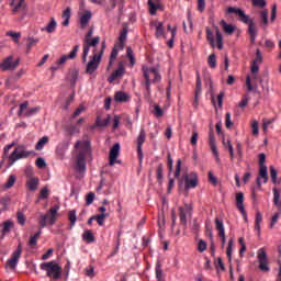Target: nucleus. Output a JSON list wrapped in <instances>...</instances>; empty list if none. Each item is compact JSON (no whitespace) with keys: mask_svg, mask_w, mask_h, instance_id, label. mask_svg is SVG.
<instances>
[{"mask_svg":"<svg viewBox=\"0 0 281 281\" xmlns=\"http://www.w3.org/2000/svg\"><path fill=\"white\" fill-rule=\"evenodd\" d=\"M263 179V183L269 181V173L267 171V166L259 167V179Z\"/></svg>","mask_w":281,"mask_h":281,"instance_id":"36","label":"nucleus"},{"mask_svg":"<svg viewBox=\"0 0 281 281\" xmlns=\"http://www.w3.org/2000/svg\"><path fill=\"white\" fill-rule=\"evenodd\" d=\"M207 249V243H205V240L200 239L198 243V251H200V254H203V251H206Z\"/></svg>","mask_w":281,"mask_h":281,"instance_id":"54","label":"nucleus"},{"mask_svg":"<svg viewBox=\"0 0 281 281\" xmlns=\"http://www.w3.org/2000/svg\"><path fill=\"white\" fill-rule=\"evenodd\" d=\"M216 41H217V48L223 49V34H221V31L216 29Z\"/></svg>","mask_w":281,"mask_h":281,"instance_id":"52","label":"nucleus"},{"mask_svg":"<svg viewBox=\"0 0 281 281\" xmlns=\"http://www.w3.org/2000/svg\"><path fill=\"white\" fill-rule=\"evenodd\" d=\"M36 43H38V40H36L34 37H29L27 38V44H26L27 54H30V52L32 50V47L34 45H36Z\"/></svg>","mask_w":281,"mask_h":281,"instance_id":"51","label":"nucleus"},{"mask_svg":"<svg viewBox=\"0 0 281 281\" xmlns=\"http://www.w3.org/2000/svg\"><path fill=\"white\" fill-rule=\"evenodd\" d=\"M244 203H245V194H243V192L237 193L236 194L237 210H239L244 220L247 221V211L245 210V204Z\"/></svg>","mask_w":281,"mask_h":281,"instance_id":"18","label":"nucleus"},{"mask_svg":"<svg viewBox=\"0 0 281 281\" xmlns=\"http://www.w3.org/2000/svg\"><path fill=\"white\" fill-rule=\"evenodd\" d=\"M272 192H273V204L278 205V202L280 201L281 191L278 188H273Z\"/></svg>","mask_w":281,"mask_h":281,"instance_id":"53","label":"nucleus"},{"mask_svg":"<svg viewBox=\"0 0 281 281\" xmlns=\"http://www.w3.org/2000/svg\"><path fill=\"white\" fill-rule=\"evenodd\" d=\"M69 82L71 87H76V82H78V70H71L69 74Z\"/></svg>","mask_w":281,"mask_h":281,"instance_id":"39","label":"nucleus"},{"mask_svg":"<svg viewBox=\"0 0 281 281\" xmlns=\"http://www.w3.org/2000/svg\"><path fill=\"white\" fill-rule=\"evenodd\" d=\"M262 223V213L257 212L256 213V220H255V229L257 232H260V224Z\"/></svg>","mask_w":281,"mask_h":281,"instance_id":"41","label":"nucleus"},{"mask_svg":"<svg viewBox=\"0 0 281 281\" xmlns=\"http://www.w3.org/2000/svg\"><path fill=\"white\" fill-rule=\"evenodd\" d=\"M215 229L218 232V236L222 240V247H225L227 239L225 237V225L223 224V220L218 217L215 218Z\"/></svg>","mask_w":281,"mask_h":281,"instance_id":"16","label":"nucleus"},{"mask_svg":"<svg viewBox=\"0 0 281 281\" xmlns=\"http://www.w3.org/2000/svg\"><path fill=\"white\" fill-rule=\"evenodd\" d=\"M80 49V45H75L72 50L69 53V55H64L61 56L57 61L56 65L57 66H53L50 67L52 71H57L58 66L60 65H65V63H67V60H74V58H76V56H78V52Z\"/></svg>","mask_w":281,"mask_h":281,"instance_id":"10","label":"nucleus"},{"mask_svg":"<svg viewBox=\"0 0 281 281\" xmlns=\"http://www.w3.org/2000/svg\"><path fill=\"white\" fill-rule=\"evenodd\" d=\"M251 128H252V135H258L259 133V127H258V121H252L251 122Z\"/></svg>","mask_w":281,"mask_h":281,"instance_id":"64","label":"nucleus"},{"mask_svg":"<svg viewBox=\"0 0 281 281\" xmlns=\"http://www.w3.org/2000/svg\"><path fill=\"white\" fill-rule=\"evenodd\" d=\"M270 177H271L272 183H278V170L273 166H270Z\"/></svg>","mask_w":281,"mask_h":281,"instance_id":"50","label":"nucleus"},{"mask_svg":"<svg viewBox=\"0 0 281 281\" xmlns=\"http://www.w3.org/2000/svg\"><path fill=\"white\" fill-rule=\"evenodd\" d=\"M10 5L13 8L12 12L14 14H19V12H23L27 8L25 0H11Z\"/></svg>","mask_w":281,"mask_h":281,"instance_id":"19","label":"nucleus"},{"mask_svg":"<svg viewBox=\"0 0 281 281\" xmlns=\"http://www.w3.org/2000/svg\"><path fill=\"white\" fill-rule=\"evenodd\" d=\"M12 222L7 221L3 223V227H2V234H8V232H10V229H12Z\"/></svg>","mask_w":281,"mask_h":281,"instance_id":"62","label":"nucleus"},{"mask_svg":"<svg viewBox=\"0 0 281 281\" xmlns=\"http://www.w3.org/2000/svg\"><path fill=\"white\" fill-rule=\"evenodd\" d=\"M7 35L13 38L14 43H19L21 41V33L20 32H13V31H8Z\"/></svg>","mask_w":281,"mask_h":281,"instance_id":"44","label":"nucleus"},{"mask_svg":"<svg viewBox=\"0 0 281 281\" xmlns=\"http://www.w3.org/2000/svg\"><path fill=\"white\" fill-rule=\"evenodd\" d=\"M126 56L130 59V63H131V65L133 67V65H135V57L133 56V48L127 47Z\"/></svg>","mask_w":281,"mask_h":281,"instance_id":"58","label":"nucleus"},{"mask_svg":"<svg viewBox=\"0 0 281 281\" xmlns=\"http://www.w3.org/2000/svg\"><path fill=\"white\" fill-rule=\"evenodd\" d=\"M157 180L158 183H162L164 181V165L159 164L157 168Z\"/></svg>","mask_w":281,"mask_h":281,"instance_id":"46","label":"nucleus"},{"mask_svg":"<svg viewBox=\"0 0 281 281\" xmlns=\"http://www.w3.org/2000/svg\"><path fill=\"white\" fill-rule=\"evenodd\" d=\"M41 234H43V231H40L37 233H35L33 236L30 237L29 240V247L31 249H35L36 248V243H38V238H41Z\"/></svg>","mask_w":281,"mask_h":281,"instance_id":"26","label":"nucleus"},{"mask_svg":"<svg viewBox=\"0 0 281 281\" xmlns=\"http://www.w3.org/2000/svg\"><path fill=\"white\" fill-rule=\"evenodd\" d=\"M16 183V177L14 175L9 176L7 183L2 186V190H10Z\"/></svg>","mask_w":281,"mask_h":281,"instance_id":"33","label":"nucleus"},{"mask_svg":"<svg viewBox=\"0 0 281 281\" xmlns=\"http://www.w3.org/2000/svg\"><path fill=\"white\" fill-rule=\"evenodd\" d=\"M207 63H209V67H211V69H216V55L211 54L207 58Z\"/></svg>","mask_w":281,"mask_h":281,"instance_id":"49","label":"nucleus"},{"mask_svg":"<svg viewBox=\"0 0 281 281\" xmlns=\"http://www.w3.org/2000/svg\"><path fill=\"white\" fill-rule=\"evenodd\" d=\"M95 200V193L89 192L86 196V205H91Z\"/></svg>","mask_w":281,"mask_h":281,"instance_id":"59","label":"nucleus"},{"mask_svg":"<svg viewBox=\"0 0 281 281\" xmlns=\"http://www.w3.org/2000/svg\"><path fill=\"white\" fill-rule=\"evenodd\" d=\"M57 23H56V20L54 18L50 19V22L47 24V26L45 27L46 32L48 34H52L53 32L56 31V27H57Z\"/></svg>","mask_w":281,"mask_h":281,"instance_id":"38","label":"nucleus"},{"mask_svg":"<svg viewBox=\"0 0 281 281\" xmlns=\"http://www.w3.org/2000/svg\"><path fill=\"white\" fill-rule=\"evenodd\" d=\"M148 8H149V14H151V16H155L159 8H161V3H159V0H156V1L148 0Z\"/></svg>","mask_w":281,"mask_h":281,"instance_id":"24","label":"nucleus"},{"mask_svg":"<svg viewBox=\"0 0 281 281\" xmlns=\"http://www.w3.org/2000/svg\"><path fill=\"white\" fill-rule=\"evenodd\" d=\"M26 188H29L31 192L36 191L38 188V178H29L26 180Z\"/></svg>","mask_w":281,"mask_h":281,"instance_id":"27","label":"nucleus"},{"mask_svg":"<svg viewBox=\"0 0 281 281\" xmlns=\"http://www.w3.org/2000/svg\"><path fill=\"white\" fill-rule=\"evenodd\" d=\"M122 76H124V66L119 65L117 69L108 78V82H115V80H117V78H122Z\"/></svg>","mask_w":281,"mask_h":281,"instance_id":"23","label":"nucleus"},{"mask_svg":"<svg viewBox=\"0 0 281 281\" xmlns=\"http://www.w3.org/2000/svg\"><path fill=\"white\" fill-rule=\"evenodd\" d=\"M21 254H23V248L21 244L18 246V249L14 250L11 255V258L7 261V269L14 270L16 269V265H19V260L21 259Z\"/></svg>","mask_w":281,"mask_h":281,"instance_id":"11","label":"nucleus"},{"mask_svg":"<svg viewBox=\"0 0 281 281\" xmlns=\"http://www.w3.org/2000/svg\"><path fill=\"white\" fill-rule=\"evenodd\" d=\"M109 218V214H99L94 216V221H97L98 225L102 227L104 225V221Z\"/></svg>","mask_w":281,"mask_h":281,"instance_id":"45","label":"nucleus"},{"mask_svg":"<svg viewBox=\"0 0 281 281\" xmlns=\"http://www.w3.org/2000/svg\"><path fill=\"white\" fill-rule=\"evenodd\" d=\"M114 100H115V102H128V100H131V97L128 94H126L125 92L117 91L114 94Z\"/></svg>","mask_w":281,"mask_h":281,"instance_id":"30","label":"nucleus"},{"mask_svg":"<svg viewBox=\"0 0 281 281\" xmlns=\"http://www.w3.org/2000/svg\"><path fill=\"white\" fill-rule=\"evenodd\" d=\"M271 124H273V120H267V119H263L262 120V131L263 133H267L269 126H271Z\"/></svg>","mask_w":281,"mask_h":281,"instance_id":"60","label":"nucleus"},{"mask_svg":"<svg viewBox=\"0 0 281 281\" xmlns=\"http://www.w3.org/2000/svg\"><path fill=\"white\" fill-rule=\"evenodd\" d=\"M209 144L211 151L213 154V157L215 158L216 162L220 164L221 157L218 155V149L216 148V137L214 136V132H209Z\"/></svg>","mask_w":281,"mask_h":281,"instance_id":"14","label":"nucleus"},{"mask_svg":"<svg viewBox=\"0 0 281 281\" xmlns=\"http://www.w3.org/2000/svg\"><path fill=\"white\" fill-rule=\"evenodd\" d=\"M66 133L68 135H76V134L80 133V130L76 125H67Z\"/></svg>","mask_w":281,"mask_h":281,"instance_id":"42","label":"nucleus"},{"mask_svg":"<svg viewBox=\"0 0 281 281\" xmlns=\"http://www.w3.org/2000/svg\"><path fill=\"white\" fill-rule=\"evenodd\" d=\"M58 210H60L59 205H54L49 209L46 214H43L38 217V227L40 229H44L47 225H56V218H58Z\"/></svg>","mask_w":281,"mask_h":281,"instance_id":"5","label":"nucleus"},{"mask_svg":"<svg viewBox=\"0 0 281 281\" xmlns=\"http://www.w3.org/2000/svg\"><path fill=\"white\" fill-rule=\"evenodd\" d=\"M221 25L225 32V34H234V31L236 30L232 24H227L225 20L221 21Z\"/></svg>","mask_w":281,"mask_h":281,"instance_id":"35","label":"nucleus"},{"mask_svg":"<svg viewBox=\"0 0 281 281\" xmlns=\"http://www.w3.org/2000/svg\"><path fill=\"white\" fill-rule=\"evenodd\" d=\"M228 14H237L239 16V21L241 23L248 24V34L250 37V43L254 45L256 43V36H258V29L256 27V23L254 22V19H249V15L245 13L241 9H236L234 7H229L227 9Z\"/></svg>","mask_w":281,"mask_h":281,"instance_id":"3","label":"nucleus"},{"mask_svg":"<svg viewBox=\"0 0 281 281\" xmlns=\"http://www.w3.org/2000/svg\"><path fill=\"white\" fill-rule=\"evenodd\" d=\"M128 36V26H124L119 36V42L115 44L119 49H124V43H126V38Z\"/></svg>","mask_w":281,"mask_h":281,"instance_id":"21","label":"nucleus"},{"mask_svg":"<svg viewBox=\"0 0 281 281\" xmlns=\"http://www.w3.org/2000/svg\"><path fill=\"white\" fill-rule=\"evenodd\" d=\"M117 52H120V46L115 44L110 55V61H109L110 66L113 65L115 58H117Z\"/></svg>","mask_w":281,"mask_h":281,"instance_id":"40","label":"nucleus"},{"mask_svg":"<svg viewBox=\"0 0 281 281\" xmlns=\"http://www.w3.org/2000/svg\"><path fill=\"white\" fill-rule=\"evenodd\" d=\"M206 38L210 42V45L214 47V32L210 29H206Z\"/></svg>","mask_w":281,"mask_h":281,"instance_id":"56","label":"nucleus"},{"mask_svg":"<svg viewBox=\"0 0 281 281\" xmlns=\"http://www.w3.org/2000/svg\"><path fill=\"white\" fill-rule=\"evenodd\" d=\"M233 247H234V239H229L228 240V247L226 250V255L229 261H232V251H233Z\"/></svg>","mask_w":281,"mask_h":281,"instance_id":"55","label":"nucleus"},{"mask_svg":"<svg viewBox=\"0 0 281 281\" xmlns=\"http://www.w3.org/2000/svg\"><path fill=\"white\" fill-rule=\"evenodd\" d=\"M82 113H85V105L81 104L72 113L71 120H76V117H79Z\"/></svg>","mask_w":281,"mask_h":281,"instance_id":"47","label":"nucleus"},{"mask_svg":"<svg viewBox=\"0 0 281 281\" xmlns=\"http://www.w3.org/2000/svg\"><path fill=\"white\" fill-rule=\"evenodd\" d=\"M61 16L64 19L61 25H64V27H67V25H69V19H71V8H66Z\"/></svg>","mask_w":281,"mask_h":281,"instance_id":"32","label":"nucleus"},{"mask_svg":"<svg viewBox=\"0 0 281 281\" xmlns=\"http://www.w3.org/2000/svg\"><path fill=\"white\" fill-rule=\"evenodd\" d=\"M31 155H34V150H27L25 145H18L9 156L10 165L16 164L19 159H27Z\"/></svg>","mask_w":281,"mask_h":281,"instance_id":"8","label":"nucleus"},{"mask_svg":"<svg viewBox=\"0 0 281 281\" xmlns=\"http://www.w3.org/2000/svg\"><path fill=\"white\" fill-rule=\"evenodd\" d=\"M19 63H21V59L18 58L14 60V56L10 55L2 60L0 69L1 71H14L19 67Z\"/></svg>","mask_w":281,"mask_h":281,"instance_id":"9","label":"nucleus"},{"mask_svg":"<svg viewBox=\"0 0 281 281\" xmlns=\"http://www.w3.org/2000/svg\"><path fill=\"white\" fill-rule=\"evenodd\" d=\"M25 221H26L25 214H23V212H18L19 225H21V226L25 225Z\"/></svg>","mask_w":281,"mask_h":281,"instance_id":"63","label":"nucleus"},{"mask_svg":"<svg viewBox=\"0 0 281 281\" xmlns=\"http://www.w3.org/2000/svg\"><path fill=\"white\" fill-rule=\"evenodd\" d=\"M154 115H156V117H164V110H161V106L158 104L154 105Z\"/></svg>","mask_w":281,"mask_h":281,"instance_id":"57","label":"nucleus"},{"mask_svg":"<svg viewBox=\"0 0 281 281\" xmlns=\"http://www.w3.org/2000/svg\"><path fill=\"white\" fill-rule=\"evenodd\" d=\"M68 218L70 221V225L71 227H74L76 225V221H77V217H76V211H70L68 213Z\"/></svg>","mask_w":281,"mask_h":281,"instance_id":"61","label":"nucleus"},{"mask_svg":"<svg viewBox=\"0 0 281 281\" xmlns=\"http://www.w3.org/2000/svg\"><path fill=\"white\" fill-rule=\"evenodd\" d=\"M42 271H46L47 278H53V280H60L63 276V268L57 265L56 261H48L41 263Z\"/></svg>","mask_w":281,"mask_h":281,"instance_id":"7","label":"nucleus"},{"mask_svg":"<svg viewBox=\"0 0 281 281\" xmlns=\"http://www.w3.org/2000/svg\"><path fill=\"white\" fill-rule=\"evenodd\" d=\"M91 157V142L78 140L75 144V159L77 172L87 170V159Z\"/></svg>","mask_w":281,"mask_h":281,"instance_id":"1","label":"nucleus"},{"mask_svg":"<svg viewBox=\"0 0 281 281\" xmlns=\"http://www.w3.org/2000/svg\"><path fill=\"white\" fill-rule=\"evenodd\" d=\"M109 122H111L110 115H108L103 120L100 116H97V126H99V128H104V126H109Z\"/></svg>","mask_w":281,"mask_h":281,"instance_id":"34","label":"nucleus"},{"mask_svg":"<svg viewBox=\"0 0 281 281\" xmlns=\"http://www.w3.org/2000/svg\"><path fill=\"white\" fill-rule=\"evenodd\" d=\"M91 36H93V29L88 31L83 40V52L81 55V60L83 64L87 63V56H89V50L91 47H98V44L100 43V36L93 37L92 40Z\"/></svg>","mask_w":281,"mask_h":281,"instance_id":"6","label":"nucleus"},{"mask_svg":"<svg viewBox=\"0 0 281 281\" xmlns=\"http://www.w3.org/2000/svg\"><path fill=\"white\" fill-rule=\"evenodd\" d=\"M182 179L184 180V189L190 190L199 186V176L196 172H191L190 175L183 173Z\"/></svg>","mask_w":281,"mask_h":281,"instance_id":"13","label":"nucleus"},{"mask_svg":"<svg viewBox=\"0 0 281 281\" xmlns=\"http://www.w3.org/2000/svg\"><path fill=\"white\" fill-rule=\"evenodd\" d=\"M89 21H91V11H86L85 14H82L79 20L81 30H85V27L89 25Z\"/></svg>","mask_w":281,"mask_h":281,"instance_id":"25","label":"nucleus"},{"mask_svg":"<svg viewBox=\"0 0 281 281\" xmlns=\"http://www.w3.org/2000/svg\"><path fill=\"white\" fill-rule=\"evenodd\" d=\"M49 142V138L47 136H43L35 145V150H43L45 148V144Z\"/></svg>","mask_w":281,"mask_h":281,"instance_id":"37","label":"nucleus"},{"mask_svg":"<svg viewBox=\"0 0 281 281\" xmlns=\"http://www.w3.org/2000/svg\"><path fill=\"white\" fill-rule=\"evenodd\" d=\"M144 142H146V131L140 128L139 135L137 137V155L139 161L144 159V153L142 151V146H144Z\"/></svg>","mask_w":281,"mask_h":281,"instance_id":"17","label":"nucleus"},{"mask_svg":"<svg viewBox=\"0 0 281 281\" xmlns=\"http://www.w3.org/2000/svg\"><path fill=\"white\" fill-rule=\"evenodd\" d=\"M126 0H110L111 10H115L116 5L120 8L124 7Z\"/></svg>","mask_w":281,"mask_h":281,"instance_id":"48","label":"nucleus"},{"mask_svg":"<svg viewBox=\"0 0 281 281\" xmlns=\"http://www.w3.org/2000/svg\"><path fill=\"white\" fill-rule=\"evenodd\" d=\"M67 150H69V142L64 140V142L59 143L55 150L56 157L58 159H65V155H66Z\"/></svg>","mask_w":281,"mask_h":281,"instance_id":"20","label":"nucleus"},{"mask_svg":"<svg viewBox=\"0 0 281 281\" xmlns=\"http://www.w3.org/2000/svg\"><path fill=\"white\" fill-rule=\"evenodd\" d=\"M106 49V42L101 43V50L98 53L95 49L93 50L92 56H90L89 61L86 65V74L89 76L93 75L98 71L100 67V63H102V56H104V50Z\"/></svg>","mask_w":281,"mask_h":281,"instance_id":"4","label":"nucleus"},{"mask_svg":"<svg viewBox=\"0 0 281 281\" xmlns=\"http://www.w3.org/2000/svg\"><path fill=\"white\" fill-rule=\"evenodd\" d=\"M257 258L259 260V269L260 271H263L265 273L270 271L269 268V259L267 258V251L265 248H260L257 252Z\"/></svg>","mask_w":281,"mask_h":281,"instance_id":"12","label":"nucleus"},{"mask_svg":"<svg viewBox=\"0 0 281 281\" xmlns=\"http://www.w3.org/2000/svg\"><path fill=\"white\" fill-rule=\"evenodd\" d=\"M82 240L88 244L95 243V236L90 229H86L82 234Z\"/></svg>","mask_w":281,"mask_h":281,"instance_id":"29","label":"nucleus"},{"mask_svg":"<svg viewBox=\"0 0 281 281\" xmlns=\"http://www.w3.org/2000/svg\"><path fill=\"white\" fill-rule=\"evenodd\" d=\"M161 36H165V29L164 23L159 22L156 26V37L161 38Z\"/></svg>","mask_w":281,"mask_h":281,"instance_id":"43","label":"nucleus"},{"mask_svg":"<svg viewBox=\"0 0 281 281\" xmlns=\"http://www.w3.org/2000/svg\"><path fill=\"white\" fill-rule=\"evenodd\" d=\"M192 212V204H184L179 207V217L181 225H188V214Z\"/></svg>","mask_w":281,"mask_h":281,"instance_id":"15","label":"nucleus"},{"mask_svg":"<svg viewBox=\"0 0 281 281\" xmlns=\"http://www.w3.org/2000/svg\"><path fill=\"white\" fill-rule=\"evenodd\" d=\"M144 81H142V87L146 89V98L153 95V90H150V85H157L161 82V75L159 70L155 67L143 66L142 68Z\"/></svg>","mask_w":281,"mask_h":281,"instance_id":"2","label":"nucleus"},{"mask_svg":"<svg viewBox=\"0 0 281 281\" xmlns=\"http://www.w3.org/2000/svg\"><path fill=\"white\" fill-rule=\"evenodd\" d=\"M259 16L262 27H267L269 25V10L265 9L260 11Z\"/></svg>","mask_w":281,"mask_h":281,"instance_id":"28","label":"nucleus"},{"mask_svg":"<svg viewBox=\"0 0 281 281\" xmlns=\"http://www.w3.org/2000/svg\"><path fill=\"white\" fill-rule=\"evenodd\" d=\"M202 91H203V83L201 81V72L196 71L195 94L201 95Z\"/></svg>","mask_w":281,"mask_h":281,"instance_id":"31","label":"nucleus"},{"mask_svg":"<svg viewBox=\"0 0 281 281\" xmlns=\"http://www.w3.org/2000/svg\"><path fill=\"white\" fill-rule=\"evenodd\" d=\"M120 143H116L110 149V166H115V159L120 157Z\"/></svg>","mask_w":281,"mask_h":281,"instance_id":"22","label":"nucleus"}]
</instances>
